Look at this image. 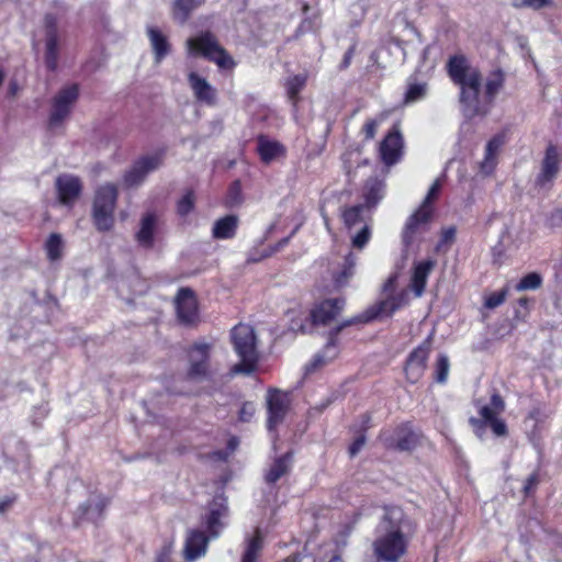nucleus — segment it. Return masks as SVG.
<instances>
[{
    "label": "nucleus",
    "instance_id": "f257e3e1",
    "mask_svg": "<svg viewBox=\"0 0 562 562\" xmlns=\"http://www.w3.org/2000/svg\"><path fill=\"white\" fill-rule=\"evenodd\" d=\"M447 68L452 81L461 88L460 101L464 114L471 117L483 113L484 110L477 99L481 86L479 71L471 68L465 57L461 55L450 57Z\"/></svg>",
    "mask_w": 562,
    "mask_h": 562
},
{
    "label": "nucleus",
    "instance_id": "f03ea898",
    "mask_svg": "<svg viewBox=\"0 0 562 562\" xmlns=\"http://www.w3.org/2000/svg\"><path fill=\"white\" fill-rule=\"evenodd\" d=\"M401 518L398 509L386 510L382 521L376 528V539L373 550L378 559L385 562H396L406 552L407 540L400 529L396 520Z\"/></svg>",
    "mask_w": 562,
    "mask_h": 562
},
{
    "label": "nucleus",
    "instance_id": "7ed1b4c3",
    "mask_svg": "<svg viewBox=\"0 0 562 562\" xmlns=\"http://www.w3.org/2000/svg\"><path fill=\"white\" fill-rule=\"evenodd\" d=\"M231 340L239 362L232 368L233 374H250L258 363L257 337L251 326L246 324L236 325L231 333Z\"/></svg>",
    "mask_w": 562,
    "mask_h": 562
},
{
    "label": "nucleus",
    "instance_id": "20e7f679",
    "mask_svg": "<svg viewBox=\"0 0 562 562\" xmlns=\"http://www.w3.org/2000/svg\"><path fill=\"white\" fill-rule=\"evenodd\" d=\"M116 200L117 188L112 183L102 184L95 190L92 220L98 231L108 232L113 227Z\"/></svg>",
    "mask_w": 562,
    "mask_h": 562
},
{
    "label": "nucleus",
    "instance_id": "39448f33",
    "mask_svg": "<svg viewBox=\"0 0 562 562\" xmlns=\"http://www.w3.org/2000/svg\"><path fill=\"white\" fill-rule=\"evenodd\" d=\"M187 52L190 56H203L222 69H232L235 66L233 58L218 45L210 32L189 38Z\"/></svg>",
    "mask_w": 562,
    "mask_h": 562
},
{
    "label": "nucleus",
    "instance_id": "423d86ee",
    "mask_svg": "<svg viewBox=\"0 0 562 562\" xmlns=\"http://www.w3.org/2000/svg\"><path fill=\"white\" fill-rule=\"evenodd\" d=\"M78 97L79 88L77 85H68L54 95L48 116L49 130L58 128L64 124L69 117Z\"/></svg>",
    "mask_w": 562,
    "mask_h": 562
},
{
    "label": "nucleus",
    "instance_id": "0eeeda50",
    "mask_svg": "<svg viewBox=\"0 0 562 562\" xmlns=\"http://www.w3.org/2000/svg\"><path fill=\"white\" fill-rule=\"evenodd\" d=\"M504 411V400L499 394L494 393L491 396L490 404L483 405L479 409V414L483 420L472 417L470 418V423L477 432L483 428L484 424H488L495 436L504 437L507 435V425L502 418H498V415H501Z\"/></svg>",
    "mask_w": 562,
    "mask_h": 562
},
{
    "label": "nucleus",
    "instance_id": "6e6552de",
    "mask_svg": "<svg viewBox=\"0 0 562 562\" xmlns=\"http://www.w3.org/2000/svg\"><path fill=\"white\" fill-rule=\"evenodd\" d=\"M561 155L554 145H549L540 162L539 172L536 176V186L542 189H550L561 170Z\"/></svg>",
    "mask_w": 562,
    "mask_h": 562
},
{
    "label": "nucleus",
    "instance_id": "1a4fd4ad",
    "mask_svg": "<svg viewBox=\"0 0 562 562\" xmlns=\"http://www.w3.org/2000/svg\"><path fill=\"white\" fill-rule=\"evenodd\" d=\"M372 317H373L372 315H361V316H357V317H353V318H350V319L344 322L340 326H338L334 330L329 341L326 344V346L323 349V351L321 353H317L313 358L311 363L307 364L306 370L308 372H312V371L323 367L324 364H326L327 362L331 361L333 359H335L337 357V355H338V347H337V341H336L335 337L339 334V331L344 327L350 326V325H353V324H357V323H367L370 319H372Z\"/></svg>",
    "mask_w": 562,
    "mask_h": 562
},
{
    "label": "nucleus",
    "instance_id": "9d476101",
    "mask_svg": "<svg viewBox=\"0 0 562 562\" xmlns=\"http://www.w3.org/2000/svg\"><path fill=\"white\" fill-rule=\"evenodd\" d=\"M379 154L386 166L395 165L403 157L404 140L397 125H394L380 143Z\"/></svg>",
    "mask_w": 562,
    "mask_h": 562
},
{
    "label": "nucleus",
    "instance_id": "9b49d317",
    "mask_svg": "<svg viewBox=\"0 0 562 562\" xmlns=\"http://www.w3.org/2000/svg\"><path fill=\"white\" fill-rule=\"evenodd\" d=\"M430 348L431 336L411 352L405 366V374L411 383H416L423 376Z\"/></svg>",
    "mask_w": 562,
    "mask_h": 562
},
{
    "label": "nucleus",
    "instance_id": "f8f14e48",
    "mask_svg": "<svg viewBox=\"0 0 562 562\" xmlns=\"http://www.w3.org/2000/svg\"><path fill=\"white\" fill-rule=\"evenodd\" d=\"M432 216V209L419 206L414 214H412L404 226L402 238L406 246H409L418 235L427 231V226Z\"/></svg>",
    "mask_w": 562,
    "mask_h": 562
},
{
    "label": "nucleus",
    "instance_id": "ddd939ff",
    "mask_svg": "<svg viewBox=\"0 0 562 562\" xmlns=\"http://www.w3.org/2000/svg\"><path fill=\"white\" fill-rule=\"evenodd\" d=\"M289 396L280 391H269L267 395L268 430L272 431L280 425L289 409Z\"/></svg>",
    "mask_w": 562,
    "mask_h": 562
},
{
    "label": "nucleus",
    "instance_id": "4468645a",
    "mask_svg": "<svg viewBox=\"0 0 562 562\" xmlns=\"http://www.w3.org/2000/svg\"><path fill=\"white\" fill-rule=\"evenodd\" d=\"M211 345L206 342L195 344L189 351L190 367L188 375L191 379L200 380L209 373V358Z\"/></svg>",
    "mask_w": 562,
    "mask_h": 562
},
{
    "label": "nucleus",
    "instance_id": "2eb2a0df",
    "mask_svg": "<svg viewBox=\"0 0 562 562\" xmlns=\"http://www.w3.org/2000/svg\"><path fill=\"white\" fill-rule=\"evenodd\" d=\"M161 161L160 155H151L140 158L124 175L125 184L127 187L138 186L144 181L149 172L159 168Z\"/></svg>",
    "mask_w": 562,
    "mask_h": 562
},
{
    "label": "nucleus",
    "instance_id": "dca6fc26",
    "mask_svg": "<svg viewBox=\"0 0 562 562\" xmlns=\"http://www.w3.org/2000/svg\"><path fill=\"white\" fill-rule=\"evenodd\" d=\"M161 161L160 155H151L140 158L124 175L125 184L127 187L138 186L144 181L149 172L159 168Z\"/></svg>",
    "mask_w": 562,
    "mask_h": 562
},
{
    "label": "nucleus",
    "instance_id": "f3484780",
    "mask_svg": "<svg viewBox=\"0 0 562 562\" xmlns=\"http://www.w3.org/2000/svg\"><path fill=\"white\" fill-rule=\"evenodd\" d=\"M228 516L227 501L224 496H215L210 504L205 524L212 537H217L225 527V519Z\"/></svg>",
    "mask_w": 562,
    "mask_h": 562
},
{
    "label": "nucleus",
    "instance_id": "a211bd4d",
    "mask_svg": "<svg viewBox=\"0 0 562 562\" xmlns=\"http://www.w3.org/2000/svg\"><path fill=\"white\" fill-rule=\"evenodd\" d=\"M176 311L183 324H193L199 318L198 302L192 290L180 289L176 297Z\"/></svg>",
    "mask_w": 562,
    "mask_h": 562
},
{
    "label": "nucleus",
    "instance_id": "6ab92c4d",
    "mask_svg": "<svg viewBox=\"0 0 562 562\" xmlns=\"http://www.w3.org/2000/svg\"><path fill=\"white\" fill-rule=\"evenodd\" d=\"M55 184L59 202L67 206H71L76 202L82 190L80 179L72 175H60Z\"/></svg>",
    "mask_w": 562,
    "mask_h": 562
},
{
    "label": "nucleus",
    "instance_id": "aec40b11",
    "mask_svg": "<svg viewBox=\"0 0 562 562\" xmlns=\"http://www.w3.org/2000/svg\"><path fill=\"white\" fill-rule=\"evenodd\" d=\"M45 48L46 66L54 70L58 58V34L56 19L50 14L45 16Z\"/></svg>",
    "mask_w": 562,
    "mask_h": 562
},
{
    "label": "nucleus",
    "instance_id": "412c9836",
    "mask_svg": "<svg viewBox=\"0 0 562 562\" xmlns=\"http://www.w3.org/2000/svg\"><path fill=\"white\" fill-rule=\"evenodd\" d=\"M158 226V215L155 212L145 213L139 221V228L135 234L137 244L146 249L151 248L155 244Z\"/></svg>",
    "mask_w": 562,
    "mask_h": 562
},
{
    "label": "nucleus",
    "instance_id": "4be33fe9",
    "mask_svg": "<svg viewBox=\"0 0 562 562\" xmlns=\"http://www.w3.org/2000/svg\"><path fill=\"white\" fill-rule=\"evenodd\" d=\"M380 438L387 448L401 451L411 450L416 442L414 432L406 427H397L392 431L385 430Z\"/></svg>",
    "mask_w": 562,
    "mask_h": 562
},
{
    "label": "nucleus",
    "instance_id": "5701e85b",
    "mask_svg": "<svg viewBox=\"0 0 562 562\" xmlns=\"http://www.w3.org/2000/svg\"><path fill=\"white\" fill-rule=\"evenodd\" d=\"M207 543L209 539L204 532L200 530L188 531L183 547L184 559L189 562H193L204 557L207 551Z\"/></svg>",
    "mask_w": 562,
    "mask_h": 562
},
{
    "label": "nucleus",
    "instance_id": "b1692460",
    "mask_svg": "<svg viewBox=\"0 0 562 562\" xmlns=\"http://www.w3.org/2000/svg\"><path fill=\"white\" fill-rule=\"evenodd\" d=\"M435 266L436 260L434 259H426L414 263L411 278V289L416 297H420L424 294L428 277Z\"/></svg>",
    "mask_w": 562,
    "mask_h": 562
},
{
    "label": "nucleus",
    "instance_id": "393cba45",
    "mask_svg": "<svg viewBox=\"0 0 562 562\" xmlns=\"http://www.w3.org/2000/svg\"><path fill=\"white\" fill-rule=\"evenodd\" d=\"M345 300L329 299L321 302L311 312L314 324H326L334 319L344 308Z\"/></svg>",
    "mask_w": 562,
    "mask_h": 562
},
{
    "label": "nucleus",
    "instance_id": "a878e982",
    "mask_svg": "<svg viewBox=\"0 0 562 562\" xmlns=\"http://www.w3.org/2000/svg\"><path fill=\"white\" fill-rule=\"evenodd\" d=\"M190 88L193 91L194 97L198 101L209 105H213L216 102V91L206 81V79L200 77L196 72H190L188 76Z\"/></svg>",
    "mask_w": 562,
    "mask_h": 562
},
{
    "label": "nucleus",
    "instance_id": "bb28decb",
    "mask_svg": "<svg viewBox=\"0 0 562 562\" xmlns=\"http://www.w3.org/2000/svg\"><path fill=\"white\" fill-rule=\"evenodd\" d=\"M370 207L364 204H358L347 207L342 212V220L348 229L361 227L367 223L370 215Z\"/></svg>",
    "mask_w": 562,
    "mask_h": 562
},
{
    "label": "nucleus",
    "instance_id": "cd10ccee",
    "mask_svg": "<svg viewBox=\"0 0 562 562\" xmlns=\"http://www.w3.org/2000/svg\"><path fill=\"white\" fill-rule=\"evenodd\" d=\"M147 34L155 55V61L160 63L170 52L167 37L156 27H148Z\"/></svg>",
    "mask_w": 562,
    "mask_h": 562
},
{
    "label": "nucleus",
    "instance_id": "c85d7f7f",
    "mask_svg": "<svg viewBox=\"0 0 562 562\" xmlns=\"http://www.w3.org/2000/svg\"><path fill=\"white\" fill-rule=\"evenodd\" d=\"M257 150L261 160L266 164L271 162L284 154V148L280 143L262 136L258 138Z\"/></svg>",
    "mask_w": 562,
    "mask_h": 562
},
{
    "label": "nucleus",
    "instance_id": "c756f323",
    "mask_svg": "<svg viewBox=\"0 0 562 562\" xmlns=\"http://www.w3.org/2000/svg\"><path fill=\"white\" fill-rule=\"evenodd\" d=\"M502 136H494L486 144L484 159L481 162V171L485 175H490L496 165V156L503 145Z\"/></svg>",
    "mask_w": 562,
    "mask_h": 562
},
{
    "label": "nucleus",
    "instance_id": "7c9ffc66",
    "mask_svg": "<svg viewBox=\"0 0 562 562\" xmlns=\"http://www.w3.org/2000/svg\"><path fill=\"white\" fill-rule=\"evenodd\" d=\"M205 0H176L172 5V18L180 24L187 22L191 13L204 3Z\"/></svg>",
    "mask_w": 562,
    "mask_h": 562
},
{
    "label": "nucleus",
    "instance_id": "2f4dec72",
    "mask_svg": "<svg viewBox=\"0 0 562 562\" xmlns=\"http://www.w3.org/2000/svg\"><path fill=\"white\" fill-rule=\"evenodd\" d=\"M238 225V217L235 215H227L214 223L213 236L217 239H228L235 236Z\"/></svg>",
    "mask_w": 562,
    "mask_h": 562
},
{
    "label": "nucleus",
    "instance_id": "473e14b6",
    "mask_svg": "<svg viewBox=\"0 0 562 562\" xmlns=\"http://www.w3.org/2000/svg\"><path fill=\"white\" fill-rule=\"evenodd\" d=\"M292 457L291 453H285L282 457L277 458L270 465L266 473V481L268 483H276L281 479L291 468Z\"/></svg>",
    "mask_w": 562,
    "mask_h": 562
},
{
    "label": "nucleus",
    "instance_id": "72a5a7b5",
    "mask_svg": "<svg viewBox=\"0 0 562 562\" xmlns=\"http://www.w3.org/2000/svg\"><path fill=\"white\" fill-rule=\"evenodd\" d=\"M408 301H409L408 291L403 289L400 293H397L395 295H390L381 302L380 307H379L380 313L392 315L395 311L407 305Z\"/></svg>",
    "mask_w": 562,
    "mask_h": 562
},
{
    "label": "nucleus",
    "instance_id": "f704fd0d",
    "mask_svg": "<svg viewBox=\"0 0 562 562\" xmlns=\"http://www.w3.org/2000/svg\"><path fill=\"white\" fill-rule=\"evenodd\" d=\"M384 191V186L382 182L373 180L370 181L367 186V190L364 193V205L372 209L378 204V202L382 199Z\"/></svg>",
    "mask_w": 562,
    "mask_h": 562
},
{
    "label": "nucleus",
    "instance_id": "c9c22d12",
    "mask_svg": "<svg viewBox=\"0 0 562 562\" xmlns=\"http://www.w3.org/2000/svg\"><path fill=\"white\" fill-rule=\"evenodd\" d=\"M356 267V258L350 252L345 259L342 269L334 276V281L337 286L345 285L348 280L353 276Z\"/></svg>",
    "mask_w": 562,
    "mask_h": 562
},
{
    "label": "nucleus",
    "instance_id": "e433bc0d",
    "mask_svg": "<svg viewBox=\"0 0 562 562\" xmlns=\"http://www.w3.org/2000/svg\"><path fill=\"white\" fill-rule=\"evenodd\" d=\"M306 83V76L296 75L286 80V93L293 105H296L299 93Z\"/></svg>",
    "mask_w": 562,
    "mask_h": 562
},
{
    "label": "nucleus",
    "instance_id": "4c0bfd02",
    "mask_svg": "<svg viewBox=\"0 0 562 562\" xmlns=\"http://www.w3.org/2000/svg\"><path fill=\"white\" fill-rule=\"evenodd\" d=\"M63 238L59 234H52L45 245L47 257L50 261L59 260L63 256Z\"/></svg>",
    "mask_w": 562,
    "mask_h": 562
},
{
    "label": "nucleus",
    "instance_id": "58836bf2",
    "mask_svg": "<svg viewBox=\"0 0 562 562\" xmlns=\"http://www.w3.org/2000/svg\"><path fill=\"white\" fill-rule=\"evenodd\" d=\"M503 83H504V77L499 70L491 74V76L488 77V79L485 83V91H486V94H487L490 101L496 95V93L503 87Z\"/></svg>",
    "mask_w": 562,
    "mask_h": 562
},
{
    "label": "nucleus",
    "instance_id": "ea45409f",
    "mask_svg": "<svg viewBox=\"0 0 562 562\" xmlns=\"http://www.w3.org/2000/svg\"><path fill=\"white\" fill-rule=\"evenodd\" d=\"M262 540L260 535L257 532L248 542L246 551L243 557V562H256L257 555L261 550Z\"/></svg>",
    "mask_w": 562,
    "mask_h": 562
},
{
    "label": "nucleus",
    "instance_id": "a19ab883",
    "mask_svg": "<svg viewBox=\"0 0 562 562\" xmlns=\"http://www.w3.org/2000/svg\"><path fill=\"white\" fill-rule=\"evenodd\" d=\"M542 279L538 273H529L525 276L516 285L518 291L536 290L541 285Z\"/></svg>",
    "mask_w": 562,
    "mask_h": 562
},
{
    "label": "nucleus",
    "instance_id": "79ce46f5",
    "mask_svg": "<svg viewBox=\"0 0 562 562\" xmlns=\"http://www.w3.org/2000/svg\"><path fill=\"white\" fill-rule=\"evenodd\" d=\"M441 188H442V179L438 178L434 181V183L429 188L420 206H425L426 209H432L431 204L439 196Z\"/></svg>",
    "mask_w": 562,
    "mask_h": 562
},
{
    "label": "nucleus",
    "instance_id": "37998d69",
    "mask_svg": "<svg viewBox=\"0 0 562 562\" xmlns=\"http://www.w3.org/2000/svg\"><path fill=\"white\" fill-rule=\"evenodd\" d=\"M194 194L192 191H188L178 202L177 211L181 216L188 215L194 206Z\"/></svg>",
    "mask_w": 562,
    "mask_h": 562
},
{
    "label": "nucleus",
    "instance_id": "c03bdc74",
    "mask_svg": "<svg viewBox=\"0 0 562 562\" xmlns=\"http://www.w3.org/2000/svg\"><path fill=\"white\" fill-rule=\"evenodd\" d=\"M426 94V86L423 83L409 85L405 93V103H412L420 100Z\"/></svg>",
    "mask_w": 562,
    "mask_h": 562
},
{
    "label": "nucleus",
    "instance_id": "a18cd8bd",
    "mask_svg": "<svg viewBox=\"0 0 562 562\" xmlns=\"http://www.w3.org/2000/svg\"><path fill=\"white\" fill-rule=\"evenodd\" d=\"M384 119H385V115L381 114V115H379L375 119H369L364 123V125L362 127V131H363L364 136H366L367 139H373L375 137L378 127L384 121Z\"/></svg>",
    "mask_w": 562,
    "mask_h": 562
},
{
    "label": "nucleus",
    "instance_id": "49530a36",
    "mask_svg": "<svg viewBox=\"0 0 562 562\" xmlns=\"http://www.w3.org/2000/svg\"><path fill=\"white\" fill-rule=\"evenodd\" d=\"M507 293H508L507 289H503L499 292L491 293L490 295H487L485 297V302H484L485 307L493 310V308H496L497 306L502 305L506 300Z\"/></svg>",
    "mask_w": 562,
    "mask_h": 562
},
{
    "label": "nucleus",
    "instance_id": "de8ad7c7",
    "mask_svg": "<svg viewBox=\"0 0 562 562\" xmlns=\"http://www.w3.org/2000/svg\"><path fill=\"white\" fill-rule=\"evenodd\" d=\"M371 236L370 227L364 224L360 227V231L352 237V246L362 249L369 241Z\"/></svg>",
    "mask_w": 562,
    "mask_h": 562
},
{
    "label": "nucleus",
    "instance_id": "09e8293b",
    "mask_svg": "<svg viewBox=\"0 0 562 562\" xmlns=\"http://www.w3.org/2000/svg\"><path fill=\"white\" fill-rule=\"evenodd\" d=\"M449 372V359L446 355H440L437 360V381L443 383Z\"/></svg>",
    "mask_w": 562,
    "mask_h": 562
},
{
    "label": "nucleus",
    "instance_id": "8fccbe9b",
    "mask_svg": "<svg viewBox=\"0 0 562 562\" xmlns=\"http://www.w3.org/2000/svg\"><path fill=\"white\" fill-rule=\"evenodd\" d=\"M551 3V0H519L514 3L516 8H531L533 10H540L542 8L548 7Z\"/></svg>",
    "mask_w": 562,
    "mask_h": 562
},
{
    "label": "nucleus",
    "instance_id": "3c124183",
    "mask_svg": "<svg viewBox=\"0 0 562 562\" xmlns=\"http://www.w3.org/2000/svg\"><path fill=\"white\" fill-rule=\"evenodd\" d=\"M456 228L453 226L446 227L441 232L440 240L436 247L437 250H440L443 246L451 244L456 238Z\"/></svg>",
    "mask_w": 562,
    "mask_h": 562
},
{
    "label": "nucleus",
    "instance_id": "603ef678",
    "mask_svg": "<svg viewBox=\"0 0 562 562\" xmlns=\"http://www.w3.org/2000/svg\"><path fill=\"white\" fill-rule=\"evenodd\" d=\"M228 203L231 205L238 204L240 202V184L239 182H234L228 192Z\"/></svg>",
    "mask_w": 562,
    "mask_h": 562
},
{
    "label": "nucleus",
    "instance_id": "864d4df0",
    "mask_svg": "<svg viewBox=\"0 0 562 562\" xmlns=\"http://www.w3.org/2000/svg\"><path fill=\"white\" fill-rule=\"evenodd\" d=\"M106 506V502L104 499H99L95 504L91 501L83 507L85 514L90 515L92 513H101L102 509Z\"/></svg>",
    "mask_w": 562,
    "mask_h": 562
},
{
    "label": "nucleus",
    "instance_id": "5fc2aeb1",
    "mask_svg": "<svg viewBox=\"0 0 562 562\" xmlns=\"http://www.w3.org/2000/svg\"><path fill=\"white\" fill-rule=\"evenodd\" d=\"M255 414V406L251 403H245L239 411V418L243 422H249Z\"/></svg>",
    "mask_w": 562,
    "mask_h": 562
},
{
    "label": "nucleus",
    "instance_id": "6e6d98bb",
    "mask_svg": "<svg viewBox=\"0 0 562 562\" xmlns=\"http://www.w3.org/2000/svg\"><path fill=\"white\" fill-rule=\"evenodd\" d=\"M398 279V272H393L385 283L383 284V292L384 293H391L394 290L395 283Z\"/></svg>",
    "mask_w": 562,
    "mask_h": 562
},
{
    "label": "nucleus",
    "instance_id": "4d7b16f0",
    "mask_svg": "<svg viewBox=\"0 0 562 562\" xmlns=\"http://www.w3.org/2000/svg\"><path fill=\"white\" fill-rule=\"evenodd\" d=\"M15 499V495H7L0 499V513L8 510L14 504Z\"/></svg>",
    "mask_w": 562,
    "mask_h": 562
},
{
    "label": "nucleus",
    "instance_id": "13d9d810",
    "mask_svg": "<svg viewBox=\"0 0 562 562\" xmlns=\"http://www.w3.org/2000/svg\"><path fill=\"white\" fill-rule=\"evenodd\" d=\"M537 484H538V475L537 474L529 475L524 485L525 494L528 495L535 488V486Z\"/></svg>",
    "mask_w": 562,
    "mask_h": 562
},
{
    "label": "nucleus",
    "instance_id": "bf43d9fd",
    "mask_svg": "<svg viewBox=\"0 0 562 562\" xmlns=\"http://www.w3.org/2000/svg\"><path fill=\"white\" fill-rule=\"evenodd\" d=\"M364 437H358L349 448V453L351 457L356 456L364 446Z\"/></svg>",
    "mask_w": 562,
    "mask_h": 562
},
{
    "label": "nucleus",
    "instance_id": "052dcab7",
    "mask_svg": "<svg viewBox=\"0 0 562 562\" xmlns=\"http://www.w3.org/2000/svg\"><path fill=\"white\" fill-rule=\"evenodd\" d=\"M171 550L169 547L164 548L156 558L155 562H170Z\"/></svg>",
    "mask_w": 562,
    "mask_h": 562
},
{
    "label": "nucleus",
    "instance_id": "680f3d73",
    "mask_svg": "<svg viewBox=\"0 0 562 562\" xmlns=\"http://www.w3.org/2000/svg\"><path fill=\"white\" fill-rule=\"evenodd\" d=\"M238 446L237 438H231L228 441V447L233 451Z\"/></svg>",
    "mask_w": 562,
    "mask_h": 562
},
{
    "label": "nucleus",
    "instance_id": "e2e57ef3",
    "mask_svg": "<svg viewBox=\"0 0 562 562\" xmlns=\"http://www.w3.org/2000/svg\"><path fill=\"white\" fill-rule=\"evenodd\" d=\"M300 561H301V557L299 554H294V555H291L288 559H285L284 562H300Z\"/></svg>",
    "mask_w": 562,
    "mask_h": 562
},
{
    "label": "nucleus",
    "instance_id": "0e129e2a",
    "mask_svg": "<svg viewBox=\"0 0 562 562\" xmlns=\"http://www.w3.org/2000/svg\"><path fill=\"white\" fill-rule=\"evenodd\" d=\"M350 58H351V52L346 53L345 58H344V67H348L349 66Z\"/></svg>",
    "mask_w": 562,
    "mask_h": 562
},
{
    "label": "nucleus",
    "instance_id": "69168bd1",
    "mask_svg": "<svg viewBox=\"0 0 562 562\" xmlns=\"http://www.w3.org/2000/svg\"><path fill=\"white\" fill-rule=\"evenodd\" d=\"M329 562H344V561L341 560V558H340V557L335 555V557H333V558L330 559V561H329Z\"/></svg>",
    "mask_w": 562,
    "mask_h": 562
},
{
    "label": "nucleus",
    "instance_id": "338daca9",
    "mask_svg": "<svg viewBox=\"0 0 562 562\" xmlns=\"http://www.w3.org/2000/svg\"><path fill=\"white\" fill-rule=\"evenodd\" d=\"M297 330H300V331L304 333V331H305V328H304V326H302V325H301V326L297 328Z\"/></svg>",
    "mask_w": 562,
    "mask_h": 562
}]
</instances>
